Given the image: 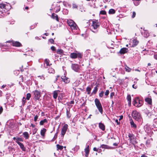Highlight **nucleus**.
I'll use <instances>...</instances> for the list:
<instances>
[{
  "label": "nucleus",
  "instance_id": "nucleus-61",
  "mask_svg": "<svg viewBox=\"0 0 157 157\" xmlns=\"http://www.w3.org/2000/svg\"><path fill=\"white\" fill-rule=\"evenodd\" d=\"M59 77V75H57V78H56V79H55V82L57 80V78Z\"/></svg>",
  "mask_w": 157,
  "mask_h": 157
},
{
  "label": "nucleus",
  "instance_id": "nucleus-12",
  "mask_svg": "<svg viewBox=\"0 0 157 157\" xmlns=\"http://www.w3.org/2000/svg\"><path fill=\"white\" fill-rule=\"evenodd\" d=\"M6 43H12L13 45L16 47H20L21 46L20 43L17 41L13 42L12 41H7Z\"/></svg>",
  "mask_w": 157,
  "mask_h": 157
},
{
  "label": "nucleus",
  "instance_id": "nucleus-56",
  "mask_svg": "<svg viewBox=\"0 0 157 157\" xmlns=\"http://www.w3.org/2000/svg\"><path fill=\"white\" fill-rule=\"evenodd\" d=\"M123 116L121 115L120 117V118L119 119V120L120 121L121 120H122L123 118Z\"/></svg>",
  "mask_w": 157,
  "mask_h": 157
},
{
  "label": "nucleus",
  "instance_id": "nucleus-62",
  "mask_svg": "<svg viewBox=\"0 0 157 157\" xmlns=\"http://www.w3.org/2000/svg\"><path fill=\"white\" fill-rule=\"evenodd\" d=\"M31 126H32L33 128L35 127V125L33 124H31Z\"/></svg>",
  "mask_w": 157,
  "mask_h": 157
},
{
  "label": "nucleus",
  "instance_id": "nucleus-33",
  "mask_svg": "<svg viewBox=\"0 0 157 157\" xmlns=\"http://www.w3.org/2000/svg\"><path fill=\"white\" fill-rule=\"evenodd\" d=\"M48 70V72L50 73H54L55 72L54 70L52 68H49Z\"/></svg>",
  "mask_w": 157,
  "mask_h": 157
},
{
  "label": "nucleus",
  "instance_id": "nucleus-1",
  "mask_svg": "<svg viewBox=\"0 0 157 157\" xmlns=\"http://www.w3.org/2000/svg\"><path fill=\"white\" fill-rule=\"evenodd\" d=\"M132 115L133 119L138 121H141L142 119L140 113L136 110L132 112Z\"/></svg>",
  "mask_w": 157,
  "mask_h": 157
},
{
  "label": "nucleus",
  "instance_id": "nucleus-9",
  "mask_svg": "<svg viewBox=\"0 0 157 157\" xmlns=\"http://www.w3.org/2000/svg\"><path fill=\"white\" fill-rule=\"evenodd\" d=\"M68 125L67 124H65L64 125L62 128L61 131V136L63 137L65 134L68 128Z\"/></svg>",
  "mask_w": 157,
  "mask_h": 157
},
{
  "label": "nucleus",
  "instance_id": "nucleus-4",
  "mask_svg": "<svg viewBox=\"0 0 157 157\" xmlns=\"http://www.w3.org/2000/svg\"><path fill=\"white\" fill-rule=\"evenodd\" d=\"M94 102L99 112L102 114L103 112V108L99 100L96 98L95 99Z\"/></svg>",
  "mask_w": 157,
  "mask_h": 157
},
{
  "label": "nucleus",
  "instance_id": "nucleus-43",
  "mask_svg": "<svg viewBox=\"0 0 157 157\" xmlns=\"http://www.w3.org/2000/svg\"><path fill=\"white\" fill-rule=\"evenodd\" d=\"M91 89H86V91L87 92V94H90V92Z\"/></svg>",
  "mask_w": 157,
  "mask_h": 157
},
{
  "label": "nucleus",
  "instance_id": "nucleus-49",
  "mask_svg": "<svg viewBox=\"0 0 157 157\" xmlns=\"http://www.w3.org/2000/svg\"><path fill=\"white\" fill-rule=\"evenodd\" d=\"M109 90H106L105 92V95L106 96L108 95L109 94Z\"/></svg>",
  "mask_w": 157,
  "mask_h": 157
},
{
  "label": "nucleus",
  "instance_id": "nucleus-25",
  "mask_svg": "<svg viewBox=\"0 0 157 157\" xmlns=\"http://www.w3.org/2000/svg\"><path fill=\"white\" fill-rule=\"evenodd\" d=\"M23 134L25 139H27L29 137V135L27 132H25L23 133Z\"/></svg>",
  "mask_w": 157,
  "mask_h": 157
},
{
  "label": "nucleus",
  "instance_id": "nucleus-38",
  "mask_svg": "<svg viewBox=\"0 0 157 157\" xmlns=\"http://www.w3.org/2000/svg\"><path fill=\"white\" fill-rule=\"evenodd\" d=\"M74 101H71L68 104V105L71 107L72 106V105H71L72 104H74Z\"/></svg>",
  "mask_w": 157,
  "mask_h": 157
},
{
  "label": "nucleus",
  "instance_id": "nucleus-2",
  "mask_svg": "<svg viewBox=\"0 0 157 157\" xmlns=\"http://www.w3.org/2000/svg\"><path fill=\"white\" fill-rule=\"evenodd\" d=\"M92 25L90 27V30L93 32L96 33L98 32L97 28L99 27L100 24L98 20H94L92 21Z\"/></svg>",
  "mask_w": 157,
  "mask_h": 157
},
{
  "label": "nucleus",
  "instance_id": "nucleus-44",
  "mask_svg": "<svg viewBox=\"0 0 157 157\" xmlns=\"http://www.w3.org/2000/svg\"><path fill=\"white\" fill-rule=\"evenodd\" d=\"M104 93L103 91H102L99 94V96L101 97H103Z\"/></svg>",
  "mask_w": 157,
  "mask_h": 157
},
{
  "label": "nucleus",
  "instance_id": "nucleus-63",
  "mask_svg": "<svg viewBox=\"0 0 157 157\" xmlns=\"http://www.w3.org/2000/svg\"><path fill=\"white\" fill-rule=\"evenodd\" d=\"M35 39L36 40H40V39L37 36H36L35 37Z\"/></svg>",
  "mask_w": 157,
  "mask_h": 157
},
{
  "label": "nucleus",
  "instance_id": "nucleus-51",
  "mask_svg": "<svg viewBox=\"0 0 157 157\" xmlns=\"http://www.w3.org/2000/svg\"><path fill=\"white\" fill-rule=\"evenodd\" d=\"M93 150L95 151H98V148H97L96 147H94L93 148Z\"/></svg>",
  "mask_w": 157,
  "mask_h": 157
},
{
  "label": "nucleus",
  "instance_id": "nucleus-19",
  "mask_svg": "<svg viewBox=\"0 0 157 157\" xmlns=\"http://www.w3.org/2000/svg\"><path fill=\"white\" fill-rule=\"evenodd\" d=\"M127 50L126 48H123L120 50L119 52L121 54H124L127 52Z\"/></svg>",
  "mask_w": 157,
  "mask_h": 157
},
{
  "label": "nucleus",
  "instance_id": "nucleus-41",
  "mask_svg": "<svg viewBox=\"0 0 157 157\" xmlns=\"http://www.w3.org/2000/svg\"><path fill=\"white\" fill-rule=\"evenodd\" d=\"M72 7L73 8H76L77 9L78 8V6H77L76 4H73L72 5Z\"/></svg>",
  "mask_w": 157,
  "mask_h": 157
},
{
  "label": "nucleus",
  "instance_id": "nucleus-28",
  "mask_svg": "<svg viewBox=\"0 0 157 157\" xmlns=\"http://www.w3.org/2000/svg\"><path fill=\"white\" fill-rule=\"evenodd\" d=\"M48 122L47 119L45 118L43 120H41L40 122V124L41 125H43L44 123H47Z\"/></svg>",
  "mask_w": 157,
  "mask_h": 157
},
{
  "label": "nucleus",
  "instance_id": "nucleus-57",
  "mask_svg": "<svg viewBox=\"0 0 157 157\" xmlns=\"http://www.w3.org/2000/svg\"><path fill=\"white\" fill-rule=\"evenodd\" d=\"M58 132H57L55 135V136H54V138H56L57 137V134H58Z\"/></svg>",
  "mask_w": 157,
  "mask_h": 157
},
{
  "label": "nucleus",
  "instance_id": "nucleus-34",
  "mask_svg": "<svg viewBox=\"0 0 157 157\" xmlns=\"http://www.w3.org/2000/svg\"><path fill=\"white\" fill-rule=\"evenodd\" d=\"M144 36L146 37H147L149 36V33L147 31H145L144 32Z\"/></svg>",
  "mask_w": 157,
  "mask_h": 157
},
{
  "label": "nucleus",
  "instance_id": "nucleus-23",
  "mask_svg": "<svg viewBox=\"0 0 157 157\" xmlns=\"http://www.w3.org/2000/svg\"><path fill=\"white\" fill-rule=\"evenodd\" d=\"M127 99L128 101V105L130 106L131 105V97L130 95H128L127 96Z\"/></svg>",
  "mask_w": 157,
  "mask_h": 157
},
{
  "label": "nucleus",
  "instance_id": "nucleus-59",
  "mask_svg": "<svg viewBox=\"0 0 157 157\" xmlns=\"http://www.w3.org/2000/svg\"><path fill=\"white\" fill-rule=\"evenodd\" d=\"M154 58L157 60V54L155 55H154Z\"/></svg>",
  "mask_w": 157,
  "mask_h": 157
},
{
  "label": "nucleus",
  "instance_id": "nucleus-24",
  "mask_svg": "<svg viewBox=\"0 0 157 157\" xmlns=\"http://www.w3.org/2000/svg\"><path fill=\"white\" fill-rule=\"evenodd\" d=\"M52 17L53 19H55L57 21H59L58 16L57 14L54 13H52Z\"/></svg>",
  "mask_w": 157,
  "mask_h": 157
},
{
  "label": "nucleus",
  "instance_id": "nucleus-27",
  "mask_svg": "<svg viewBox=\"0 0 157 157\" xmlns=\"http://www.w3.org/2000/svg\"><path fill=\"white\" fill-rule=\"evenodd\" d=\"M46 131V129L45 128H43L41 130L40 134L42 136H44L45 135V133Z\"/></svg>",
  "mask_w": 157,
  "mask_h": 157
},
{
  "label": "nucleus",
  "instance_id": "nucleus-53",
  "mask_svg": "<svg viewBox=\"0 0 157 157\" xmlns=\"http://www.w3.org/2000/svg\"><path fill=\"white\" fill-rule=\"evenodd\" d=\"M38 77H40V78L41 79H44L45 78L44 77V75H42L41 76H40Z\"/></svg>",
  "mask_w": 157,
  "mask_h": 157
},
{
  "label": "nucleus",
  "instance_id": "nucleus-36",
  "mask_svg": "<svg viewBox=\"0 0 157 157\" xmlns=\"http://www.w3.org/2000/svg\"><path fill=\"white\" fill-rule=\"evenodd\" d=\"M79 147L78 146H76L73 148V150L75 151H77L79 149Z\"/></svg>",
  "mask_w": 157,
  "mask_h": 157
},
{
  "label": "nucleus",
  "instance_id": "nucleus-13",
  "mask_svg": "<svg viewBox=\"0 0 157 157\" xmlns=\"http://www.w3.org/2000/svg\"><path fill=\"white\" fill-rule=\"evenodd\" d=\"M130 118V123L131 126V127L132 128H137V126L136 124L134 122L132 119V118L131 117H129Z\"/></svg>",
  "mask_w": 157,
  "mask_h": 157
},
{
  "label": "nucleus",
  "instance_id": "nucleus-64",
  "mask_svg": "<svg viewBox=\"0 0 157 157\" xmlns=\"http://www.w3.org/2000/svg\"><path fill=\"white\" fill-rule=\"evenodd\" d=\"M117 144L116 143H114L113 144V146H117Z\"/></svg>",
  "mask_w": 157,
  "mask_h": 157
},
{
  "label": "nucleus",
  "instance_id": "nucleus-30",
  "mask_svg": "<svg viewBox=\"0 0 157 157\" xmlns=\"http://www.w3.org/2000/svg\"><path fill=\"white\" fill-rule=\"evenodd\" d=\"M66 114L67 118H70L71 116V114L70 113V111H68L67 109Z\"/></svg>",
  "mask_w": 157,
  "mask_h": 157
},
{
  "label": "nucleus",
  "instance_id": "nucleus-22",
  "mask_svg": "<svg viewBox=\"0 0 157 157\" xmlns=\"http://www.w3.org/2000/svg\"><path fill=\"white\" fill-rule=\"evenodd\" d=\"M145 101L149 105L152 104V100L151 98H147L145 99Z\"/></svg>",
  "mask_w": 157,
  "mask_h": 157
},
{
  "label": "nucleus",
  "instance_id": "nucleus-52",
  "mask_svg": "<svg viewBox=\"0 0 157 157\" xmlns=\"http://www.w3.org/2000/svg\"><path fill=\"white\" fill-rule=\"evenodd\" d=\"M114 95V92H112V93H111L110 97L111 98H112L113 96Z\"/></svg>",
  "mask_w": 157,
  "mask_h": 157
},
{
  "label": "nucleus",
  "instance_id": "nucleus-39",
  "mask_svg": "<svg viewBox=\"0 0 157 157\" xmlns=\"http://www.w3.org/2000/svg\"><path fill=\"white\" fill-rule=\"evenodd\" d=\"M16 141H23V139L21 138L20 137H18L16 139Z\"/></svg>",
  "mask_w": 157,
  "mask_h": 157
},
{
  "label": "nucleus",
  "instance_id": "nucleus-58",
  "mask_svg": "<svg viewBox=\"0 0 157 157\" xmlns=\"http://www.w3.org/2000/svg\"><path fill=\"white\" fill-rule=\"evenodd\" d=\"M57 7L58 8V10H56V12H58L60 10V7L59 6H57Z\"/></svg>",
  "mask_w": 157,
  "mask_h": 157
},
{
  "label": "nucleus",
  "instance_id": "nucleus-15",
  "mask_svg": "<svg viewBox=\"0 0 157 157\" xmlns=\"http://www.w3.org/2000/svg\"><path fill=\"white\" fill-rule=\"evenodd\" d=\"M61 78L62 79V80L66 83H69L70 81V79L69 78L66 77L64 76H62Z\"/></svg>",
  "mask_w": 157,
  "mask_h": 157
},
{
  "label": "nucleus",
  "instance_id": "nucleus-16",
  "mask_svg": "<svg viewBox=\"0 0 157 157\" xmlns=\"http://www.w3.org/2000/svg\"><path fill=\"white\" fill-rule=\"evenodd\" d=\"M16 142L20 146V148L23 151H25L26 148L24 147V145L22 143H21L18 141H16Z\"/></svg>",
  "mask_w": 157,
  "mask_h": 157
},
{
  "label": "nucleus",
  "instance_id": "nucleus-42",
  "mask_svg": "<svg viewBox=\"0 0 157 157\" xmlns=\"http://www.w3.org/2000/svg\"><path fill=\"white\" fill-rule=\"evenodd\" d=\"M51 49L53 51H55L56 50V48L54 46H52L51 47Z\"/></svg>",
  "mask_w": 157,
  "mask_h": 157
},
{
  "label": "nucleus",
  "instance_id": "nucleus-50",
  "mask_svg": "<svg viewBox=\"0 0 157 157\" xmlns=\"http://www.w3.org/2000/svg\"><path fill=\"white\" fill-rule=\"evenodd\" d=\"M136 15V13L135 12H133L132 13V18H134L135 17Z\"/></svg>",
  "mask_w": 157,
  "mask_h": 157
},
{
  "label": "nucleus",
  "instance_id": "nucleus-11",
  "mask_svg": "<svg viewBox=\"0 0 157 157\" xmlns=\"http://www.w3.org/2000/svg\"><path fill=\"white\" fill-rule=\"evenodd\" d=\"M71 67L73 70L76 72H78L79 69V66L77 64H72Z\"/></svg>",
  "mask_w": 157,
  "mask_h": 157
},
{
  "label": "nucleus",
  "instance_id": "nucleus-47",
  "mask_svg": "<svg viewBox=\"0 0 157 157\" xmlns=\"http://www.w3.org/2000/svg\"><path fill=\"white\" fill-rule=\"evenodd\" d=\"M38 118V116L36 115L34 117V121H36Z\"/></svg>",
  "mask_w": 157,
  "mask_h": 157
},
{
  "label": "nucleus",
  "instance_id": "nucleus-60",
  "mask_svg": "<svg viewBox=\"0 0 157 157\" xmlns=\"http://www.w3.org/2000/svg\"><path fill=\"white\" fill-rule=\"evenodd\" d=\"M141 157H147V156L145 154H143L141 155Z\"/></svg>",
  "mask_w": 157,
  "mask_h": 157
},
{
  "label": "nucleus",
  "instance_id": "nucleus-8",
  "mask_svg": "<svg viewBox=\"0 0 157 157\" xmlns=\"http://www.w3.org/2000/svg\"><path fill=\"white\" fill-rule=\"evenodd\" d=\"M70 56L72 59H76L77 57L81 58H82V54L80 53H72L70 54Z\"/></svg>",
  "mask_w": 157,
  "mask_h": 157
},
{
  "label": "nucleus",
  "instance_id": "nucleus-32",
  "mask_svg": "<svg viewBox=\"0 0 157 157\" xmlns=\"http://www.w3.org/2000/svg\"><path fill=\"white\" fill-rule=\"evenodd\" d=\"M115 12V10L112 9H110L109 10V13L110 14H114Z\"/></svg>",
  "mask_w": 157,
  "mask_h": 157
},
{
  "label": "nucleus",
  "instance_id": "nucleus-46",
  "mask_svg": "<svg viewBox=\"0 0 157 157\" xmlns=\"http://www.w3.org/2000/svg\"><path fill=\"white\" fill-rule=\"evenodd\" d=\"M48 41L49 42H50L52 44L54 42V40L52 39H49Z\"/></svg>",
  "mask_w": 157,
  "mask_h": 157
},
{
  "label": "nucleus",
  "instance_id": "nucleus-55",
  "mask_svg": "<svg viewBox=\"0 0 157 157\" xmlns=\"http://www.w3.org/2000/svg\"><path fill=\"white\" fill-rule=\"evenodd\" d=\"M115 122L117 123V124L118 125L120 124V122L118 121V120L117 119L116 120Z\"/></svg>",
  "mask_w": 157,
  "mask_h": 157
},
{
  "label": "nucleus",
  "instance_id": "nucleus-54",
  "mask_svg": "<svg viewBox=\"0 0 157 157\" xmlns=\"http://www.w3.org/2000/svg\"><path fill=\"white\" fill-rule=\"evenodd\" d=\"M99 85V84L98 83H96L95 84V85H96V86H95V87H94V88H95V89H96V88H97L98 87H99V86H98V85Z\"/></svg>",
  "mask_w": 157,
  "mask_h": 157
},
{
  "label": "nucleus",
  "instance_id": "nucleus-6",
  "mask_svg": "<svg viewBox=\"0 0 157 157\" xmlns=\"http://www.w3.org/2000/svg\"><path fill=\"white\" fill-rule=\"evenodd\" d=\"M143 101L140 100L138 98H135L133 101V105L137 107L141 106L143 105Z\"/></svg>",
  "mask_w": 157,
  "mask_h": 157
},
{
  "label": "nucleus",
  "instance_id": "nucleus-29",
  "mask_svg": "<svg viewBox=\"0 0 157 157\" xmlns=\"http://www.w3.org/2000/svg\"><path fill=\"white\" fill-rule=\"evenodd\" d=\"M64 52L62 49H58L57 51V53L59 54H61L63 53Z\"/></svg>",
  "mask_w": 157,
  "mask_h": 157
},
{
  "label": "nucleus",
  "instance_id": "nucleus-20",
  "mask_svg": "<svg viewBox=\"0 0 157 157\" xmlns=\"http://www.w3.org/2000/svg\"><path fill=\"white\" fill-rule=\"evenodd\" d=\"M100 147L107 149H111L112 148V147H109V146L105 144L101 145L100 146Z\"/></svg>",
  "mask_w": 157,
  "mask_h": 157
},
{
  "label": "nucleus",
  "instance_id": "nucleus-31",
  "mask_svg": "<svg viewBox=\"0 0 157 157\" xmlns=\"http://www.w3.org/2000/svg\"><path fill=\"white\" fill-rule=\"evenodd\" d=\"M56 147L57 148V150H61L63 149V146L60 145L59 144H57L56 145Z\"/></svg>",
  "mask_w": 157,
  "mask_h": 157
},
{
  "label": "nucleus",
  "instance_id": "nucleus-48",
  "mask_svg": "<svg viewBox=\"0 0 157 157\" xmlns=\"http://www.w3.org/2000/svg\"><path fill=\"white\" fill-rule=\"evenodd\" d=\"M3 111V109L2 106L0 107V114H1L2 112Z\"/></svg>",
  "mask_w": 157,
  "mask_h": 157
},
{
  "label": "nucleus",
  "instance_id": "nucleus-35",
  "mask_svg": "<svg viewBox=\"0 0 157 157\" xmlns=\"http://www.w3.org/2000/svg\"><path fill=\"white\" fill-rule=\"evenodd\" d=\"M124 68L126 71L129 72L131 71V69L129 68L128 66H126Z\"/></svg>",
  "mask_w": 157,
  "mask_h": 157
},
{
  "label": "nucleus",
  "instance_id": "nucleus-5",
  "mask_svg": "<svg viewBox=\"0 0 157 157\" xmlns=\"http://www.w3.org/2000/svg\"><path fill=\"white\" fill-rule=\"evenodd\" d=\"M128 136L129 138L128 140H129L130 143L133 145H134L137 143L136 138L134 134L132 133H129Z\"/></svg>",
  "mask_w": 157,
  "mask_h": 157
},
{
  "label": "nucleus",
  "instance_id": "nucleus-37",
  "mask_svg": "<svg viewBox=\"0 0 157 157\" xmlns=\"http://www.w3.org/2000/svg\"><path fill=\"white\" fill-rule=\"evenodd\" d=\"M31 97V94L30 93H28L26 95V99L27 100H29Z\"/></svg>",
  "mask_w": 157,
  "mask_h": 157
},
{
  "label": "nucleus",
  "instance_id": "nucleus-21",
  "mask_svg": "<svg viewBox=\"0 0 157 157\" xmlns=\"http://www.w3.org/2000/svg\"><path fill=\"white\" fill-rule=\"evenodd\" d=\"M99 127L102 131L105 130V126L103 124L101 123H99Z\"/></svg>",
  "mask_w": 157,
  "mask_h": 157
},
{
  "label": "nucleus",
  "instance_id": "nucleus-3",
  "mask_svg": "<svg viewBox=\"0 0 157 157\" xmlns=\"http://www.w3.org/2000/svg\"><path fill=\"white\" fill-rule=\"evenodd\" d=\"M67 22L72 30H77L78 27L76 24L72 20H67Z\"/></svg>",
  "mask_w": 157,
  "mask_h": 157
},
{
  "label": "nucleus",
  "instance_id": "nucleus-17",
  "mask_svg": "<svg viewBox=\"0 0 157 157\" xmlns=\"http://www.w3.org/2000/svg\"><path fill=\"white\" fill-rule=\"evenodd\" d=\"M50 61L49 59H45L44 60V67L45 68H48V66H50L52 65V64H49Z\"/></svg>",
  "mask_w": 157,
  "mask_h": 157
},
{
  "label": "nucleus",
  "instance_id": "nucleus-18",
  "mask_svg": "<svg viewBox=\"0 0 157 157\" xmlns=\"http://www.w3.org/2000/svg\"><path fill=\"white\" fill-rule=\"evenodd\" d=\"M60 91L59 90L54 91L53 93V97L54 99H56L58 96V94Z\"/></svg>",
  "mask_w": 157,
  "mask_h": 157
},
{
  "label": "nucleus",
  "instance_id": "nucleus-45",
  "mask_svg": "<svg viewBox=\"0 0 157 157\" xmlns=\"http://www.w3.org/2000/svg\"><path fill=\"white\" fill-rule=\"evenodd\" d=\"M97 91L98 89H94L93 91L92 94L93 93L94 94H95L97 92Z\"/></svg>",
  "mask_w": 157,
  "mask_h": 157
},
{
  "label": "nucleus",
  "instance_id": "nucleus-40",
  "mask_svg": "<svg viewBox=\"0 0 157 157\" xmlns=\"http://www.w3.org/2000/svg\"><path fill=\"white\" fill-rule=\"evenodd\" d=\"M100 14L103 15L106 14V12L105 10H102L100 12Z\"/></svg>",
  "mask_w": 157,
  "mask_h": 157
},
{
  "label": "nucleus",
  "instance_id": "nucleus-26",
  "mask_svg": "<svg viewBox=\"0 0 157 157\" xmlns=\"http://www.w3.org/2000/svg\"><path fill=\"white\" fill-rule=\"evenodd\" d=\"M139 43L138 41L136 39H134L133 40V44L132 46L133 47H135Z\"/></svg>",
  "mask_w": 157,
  "mask_h": 157
},
{
  "label": "nucleus",
  "instance_id": "nucleus-14",
  "mask_svg": "<svg viewBox=\"0 0 157 157\" xmlns=\"http://www.w3.org/2000/svg\"><path fill=\"white\" fill-rule=\"evenodd\" d=\"M85 152V156L86 157H88L90 153L89 146L88 145L84 149Z\"/></svg>",
  "mask_w": 157,
  "mask_h": 157
},
{
  "label": "nucleus",
  "instance_id": "nucleus-7",
  "mask_svg": "<svg viewBox=\"0 0 157 157\" xmlns=\"http://www.w3.org/2000/svg\"><path fill=\"white\" fill-rule=\"evenodd\" d=\"M7 5H5L4 4H0V11L2 13L5 12L7 11L9 8H7L8 6Z\"/></svg>",
  "mask_w": 157,
  "mask_h": 157
},
{
  "label": "nucleus",
  "instance_id": "nucleus-10",
  "mask_svg": "<svg viewBox=\"0 0 157 157\" xmlns=\"http://www.w3.org/2000/svg\"><path fill=\"white\" fill-rule=\"evenodd\" d=\"M40 92L37 90H35L34 92V94L35 95L34 98L35 100H39L41 96Z\"/></svg>",
  "mask_w": 157,
  "mask_h": 157
}]
</instances>
